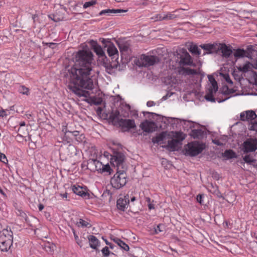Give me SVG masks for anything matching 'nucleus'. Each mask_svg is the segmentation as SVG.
Instances as JSON below:
<instances>
[{
	"label": "nucleus",
	"instance_id": "1",
	"mask_svg": "<svg viewBox=\"0 0 257 257\" xmlns=\"http://www.w3.org/2000/svg\"><path fill=\"white\" fill-rule=\"evenodd\" d=\"M76 66H73L69 70L70 77V86L73 87L74 92L79 96L87 97L89 92L80 89L79 87L84 88L88 90H92L94 87L92 77V61L93 55L91 51L84 49L78 51L75 56Z\"/></svg>",
	"mask_w": 257,
	"mask_h": 257
},
{
	"label": "nucleus",
	"instance_id": "2",
	"mask_svg": "<svg viewBox=\"0 0 257 257\" xmlns=\"http://www.w3.org/2000/svg\"><path fill=\"white\" fill-rule=\"evenodd\" d=\"M180 67H178V73L184 76L190 77L198 74L199 71L192 69L188 66H195L192 58L190 54L185 49L180 51Z\"/></svg>",
	"mask_w": 257,
	"mask_h": 257
},
{
	"label": "nucleus",
	"instance_id": "3",
	"mask_svg": "<svg viewBox=\"0 0 257 257\" xmlns=\"http://www.w3.org/2000/svg\"><path fill=\"white\" fill-rule=\"evenodd\" d=\"M13 243V233L10 228L7 227L0 232V250L7 252Z\"/></svg>",
	"mask_w": 257,
	"mask_h": 257
},
{
	"label": "nucleus",
	"instance_id": "4",
	"mask_svg": "<svg viewBox=\"0 0 257 257\" xmlns=\"http://www.w3.org/2000/svg\"><path fill=\"white\" fill-rule=\"evenodd\" d=\"M127 181V175L124 171L117 170L111 179L110 183L113 188L116 189L123 187Z\"/></svg>",
	"mask_w": 257,
	"mask_h": 257
},
{
	"label": "nucleus",
	"instance_id": "5",
	"mask_svg": "<svg viewBox=\"0 0 257 257\" xmlns=\"http://www.w3.org/2000/svg\"><path fill=\"white\" fill-rule=\"evenodd\" d=\"M205 148L203 144L197 141L188 143L185 147L186 154L190 156H195L201 153Z\"/></svg>",
	"mask_w": 257,
	"mask_h": 257
},
{
	"label": "nucleus",
	"instance_id": "6",
	"mask_svg": "<svg viewBox=\"0 0 257 257\" xmlns=\"http://www.w3.org/2000/svg\"><path fill=\"white\" fill-rule=\"evenodd\" d=\"M159 61L157 56L142 54L136 60V64L139 67L153 66Z\"/></svg>",
	"mask_w": 257,
	"mask_h": 257
},
{
	"label": "nucleus",
	"instance_id": "7",
	"mask_svg": "<svg viewBox=\"0 0 257 257\" xmlns=\"http://www.w3.org/2000/svg\"><path fill=\"white\" fill-rule=\"evenodd\" d=\"M208 79L210 85L208 88V92L205 96L207 100L210 101H215L214 94L218 90L217 83L212 76H208Z\"/></svg>",
	"mask_w": 257,
	"mask_h": 257
},
{
	"label": "nucleus",
	"instance_id": "8",
	"mask_svg": "<svg viewBox=\"0 0 257 257\" xmlns=\"http://www.w3.org/2000/svg\"><path fill=\"white\" fill-rule=\"evenodd\" d=\"M257 150V139L250 138L246 139L242 144V150L244 153L254 152Z\"/></svg>",
	"mask_w": 257,
	"mask_h": 257
},
{
	"label": "nucleus",
	"instance_id": "9",
	"mask_svg": "<svg viewBox=\"0 0 257 257\" xmlns=\"http://www.w3.org/2000/svg\"><path fill=\"white\" fill-rule=\"evenodd\" d=\"M71 189L73 192L83 198H89V194L87 192V188L86 187L80 186L78 185H73L71 186Z\"/></svg>",
	"mask_w": 257,
	"mask_h": 257
},
{
	"label": "nucleus",
	"instance_id": "10",
	"mask_svg": "<svg viewBox=\"0 0 257 257\" xmlns=\"http://www.w3.org/2000/svg\"><path fill=\"white\" fill-rule=\"evenodd\" d=\"M176 17V15L174 13L168 12V13H161L156 15L155 16L152 18V19L155 21H168L174 19Z\"/></svg>",
	"mask_w": 257,
	"mask_h": 257
},
{
	"label": "nucleus",
	"instance_id": "11",
	"mask_svg": "<svg viewBox=\"0 0 257 257\" xmlns=\"http://www.w3.org/2000/svg\"><path fill=\"white\" fill-rule=\"evenodd\" d=\"M123 161L124 156L120 153L115 154L110 159V163L117 168V170H118L120 167L122 168Z\"/></svg>",
	"mask_w": 257,
	"mask_h": 257
},
{
	"label": "nucleus",
	"instance_id": "12",
	"mask_svg": "<svg viewBox=\"0 0 257 257\" xmlns=\"http://www.w3.org/2000/svg\"><path fill=\"white\" fill-rule=\"evenodd\" d=\"M140 126L144 132L152 133L155 131L156 124L153 121L146 120L140 124Z\"/></svg>",
	"mask_w": 257,
	"mask_h": 257
},
{
	"label": "nucleus",
	"instance_id": "13",
	"mask_svg": "<svg viewBox=\"0 0 257 257\" xmlns=\"http://www.w3.org/2000/svg\"><path fill=\"white\" fill-rule=\"evenodd\" d=\"M130 203V193L128 192L123 197H120L117 200V207L121 210L126 208Z\"/></svg>",
	"mask_w": 257,
	"mask_h": 257
},
{
	"label": "nucleus",
	"instance_id": "14",
	"mask_svg": "<svg viewBox=\"0 0 257 257\" xmlns=\"http://www.w3.org/2000/svg\"><path fill=\"white\" fill-rule=\"evenodd\" d=\"M118 124L122 129L130 130L131 128H134L136 127L135 121L133 119H125L120 118V119L118 120Z\"/></svg>",
	"mask_w": 257,
	"mask_h": 257
},
{
	"label": "nucleus",
	"instance_id": "15",
	"mask_svg": "<svg viewBox=\"0 0 257 257\" xmlns=\"http://www.w3.org/2000/svg\"><path fill=\"white\" fill-rule=\"evenodd\" d=\"M257 115L253 110H247L240 114V119L242 121H250L254 119Z\"/></svg>",
	"mask_w": 257,
	"mask_h": 257
},
{
	"label": "nucleus",
	"instance_id": "16",
	"mask_svg": "<svg viewBox=\"0 0 257 257\" xmlns=\"http://www.w3.org/2000/svg\"><path fill=\"white\" fill-rule=\"evenodd\" d=\"M197 125L198 124L192 121L178 119V126L179 125V127H182L185 131H188Z\"/></svg>",
	"mask_w": 257,
	"mask_h": 257
},
{
	"label": "nucleus",
	"instance_id": "17",
	"mask_svg": "<svg viewBox=\"0 0 257 257\" xmlns=\"http://www.w3.org/2000/svg\"><path fill=\"white\" fill-rule=\"evenodd\" d=\"M217 50H220L223 56L225 57H228L232 53L231 49L224 44H219Z\"/></svg>",
	"mask_w": 257,
	"mask_h": 257
},
{
	"label": "nucleus",
	"instance_id": "18",
	"mask_svg": "<svg viewBox=\"0 0 257 257\" xmlns=\"http://www.w3.org/2000/svg\"><path fill=\"white\" fill-rule=\"evenodd\" d=\"M127 11V10L122 9H106L101 11L99 13V15L102 16L103 15H106L108 16H110L113 14H120L121 13H126Z\"/></svg>",
	"mask_w": 257,
	"mask_h": 257
},
{
	"label": "nucleus",
	"instance_id": "19",
	"mask_svg": "<svg viewBox=\"0 0 257 257\" xmlns=\"http://www.w3.org/2000/svg\"><path fill=\"white\" fill-rule=\"evenodd\" d=\"M168 136L167 132H162L156 137H154L152 139V142L154 144H161L162 142L163 143L166 141L168 138Z\"/></svg>",
	"mask_w": 257,
	"mask_h": 257
},
{
	"label": "nucleus",
	"instance_id": "20",
	"mask_svg": "<svg viewBox=\"0 0 257 257\" xmlns=\"http://www.w3.org/2000/svg\"><path fill=\"white\" fill-rule=\"evenodd\" d=\"M106 47H107V52L109 56L114 57V58H115V57H118V51L113 44L110 43V44L107 45Z\"/></svg>",
	"mask_w": 257,
	"mask_h": 257
},
{
	"label": "nucleus",
	"instance_id": "21",
	"mask_svg": "<svg viewBox=\"0 0 257 257\" xmlns=\"http://www.w3.org/2000/svg\"><path fill=\"white\" fill-rule=\"evenodd\" d=\"M89 245L93 249H96L99 245L100 241L97 237L94 235H91L88 236Z\"/></svg>",
	"mask_w": 257,
	"mask_h": 257
},
{
	"label": "nucleus",
	"instance_id": "22",
	"mask_svg": "<svg viewBox=\"0 0 257 257\" xmlns=\"http://www.w3.org/2000/svg\"><path fill=\"white\" fill-rule=\"evenodd\" d=\"M218 45L215 44H203L200 45V47L207 51V53H212L217 51Z\"/></svg>",
	"mask_w": 257,
	"mask_h": 257
},
{
	"label": "nucleus",
	"instance_id": "23",
	"mask_svg": "<svg viewBox=\"0 0 257 257\" xmlns=\"http://www.w3.org/2000/svg\"><path fill=\"white\" fill-rule=\"evenodd\" d=\"M112 240L116 243L122 249L125 251H128L130 249L129 246L126 244L123 241L117 237H113Z\"/></svg>",
	"mask_w": 257,
	"mask_h": 257
},
{
	"label": "nucleus",
	"instance_id": "24",
	"mask_svg": "<svg viewBox=\"0 0 257 257\" xmlns=\"http://www.w3.org/2000/svg\"><path fill=\"white\" fill-rule=\"evenodd\" d=\"M150 0H136L134 1V5L140 9H144L150 4Z\"/></svg>",
	"mask_w": 257,
	"mask_h": 257
},
{
	"label": "nucleus",
	"instance_id": "25",
	"mask_svg": "<svg viewBox=\"0 0 257 257\" xmlns=\"http://www.w3.org/2000/svg\"><path fill=\"white\" fill-rule=\"evenodd\" d=\"M92 47L94 52L100 58L105 56V53L101 46L96 43Z\"/></svg>",
	"mask_w": 257,
	"mask_h": 257
},
{
	"label": "nucleus",
	"instance_id": "26",
	"mask_svg": "<svg viewBox=\"0 0 257 257\" xmlns=\"http://www.w3.org/2000/svg\"><path fill=\"white\" fill-rule=\"evenodd\" d=\"M89 165L94 166L95 167L94 170L100 173L103 164L96 159H93L89 161Z\"/></svg>",
	"mask_w": 257,
	"mask_h": 257
},
{
	"label": "nucleus",
	"instance_id": "27",
	"mask_svg": "<svg viewBox=\"0 0 257 257\" xmlns=\"http://www.w3.org/2000/svg\"><path fill=\"white\" fill-rule=\"evenodd\" d=\"M237 68L239 71L246 73L252 69L253 68V65L249 62H247L243 65H240Z\"/></svg>",
	"mask_w": 257,
	"mask_h": 257
},
{
	"label": "nucleus",
	"instance_id": "28",
	"mask_svg": "<svg viewBox=\"0 0 257 257\" xmlns=\"http://www.w3.org/2000/svg\"><path fill=\"white\" fill-rule=\"evenodd\" d=\"M203 131L201 129L192 130L190 134L191 137L194 139H199L203 136Z\"/></svg>",
	"mask_w": 257,
	"mask_h": 257
},
{
	"label": "nucleus",
	"instance_id": "29",
	"mask_svg": "<svg viewBox=\"0 0 257 257\" xmlns=\"http://www.w3.org/2000/svg\"><path fill=\"white\" fill-rule=\"evenodd\" d=\"M76 225L79 227H89L91 224L88 220H83L79 219L76 223Z\"/></svg>",
	"mask_w": 257,
	"mask_h": 257
},
{
	"label": "nucleus",
	"instance_id": "30",
	"mask_svg": "<svg viewBox=\"0 0 257 257\" xmlns=\"http://www.w3.org/2000/svg\"><path fill=\"white\" fill-rule=\"evenodd\" d=\"M177 147V139L174 138L168 141V145L166 147L172 151H175Z\"/></svg>",
	"mask_w": 257,
	"mask_h": 257
},
{
	"label": "nucleus",
	"instance_id": "31",
	"mask_svg": "<svg viewBox=\"0 0 257 257\" xmlns=\"http://www.w3.org/2000/svg\"><path fill=\"white\" fill-rule=\"evenodd\" d=\"M189 51L192 54L199 55L200 54V51L198 49L197 45L191 44L188 47Z\"/></svg>",
	"mask_w": 257,
	"mask_h": 257
},
{
	"label": "nucleus",
	"instance_id": "32",
	"mask_svg": "<svg viewBox=\"0 0 257 257\" xmlns=\"http://www.w3.org/2000/svg\"><path fill=\"white\" fill-rule=\"evenodd\" d=\"M223 156L228 159L236 157L235 153L231 150H226L223 154Z\"/></svg>",
	"mask_w": 257,
	"mask_h": 257
},
{
	"label": "nucleus",
	"instance_id": "33",
	"mask_svg": "<svg viewBox=\"0 0 257 257\" xmlns=\"http://www.w3.org/2000/svg\"><path fill=\"white\" fill-rule=\"evenodd\" d=\"M119 112L117 110H116L110 115L109 119L113 122H117L118 124V120L120 119L119 118Z\"/></svg>",
	"mask_w": 257,
	"mask_h": 257
},
{
	"label": "nucleus",
	"instance_id": "34",
	"mask_svg": "<svg viewBox=\"0 0 257 257\" xmlns=\"http://www.w3.org/2000/svg\"><path fill=\"white\" fill-rule=\"evenodd\" d=\"M247 52L243 49H238L234 53V56L236 58L243 57L246 56Z\"/></svg>",
	"mask_w": 257,
	"mask_h": 257
},
{
	"label": "nucleus",
	"instance_id": "35",
	"mask_svg": "<svg viewBox=\"0 0 257 257\" xmlns=\"http://www.w3.org/2000/svg\"><path fill=\"white\" fill-rule=\"evenodd\" d=\"M208 190L210 192L216 195H218L219 194L217 186L216 185H213L212 184L210 185V186H208Z\"/></svg>",
	"mask_w": 257,
	"mask_h": 257
},
{
	"label": "nucleus",
	"instance_id": "36",
	"mask_svg": "<svg viewBox=\"0 0 257 257\" xmlns=\"http://www.w3.org/2000/svg\"><path fill=\"white\" fill-rule=\"evenodd\" d=\"M111 171L112 170L110 168L109 165L107 163L105 165H103L102 168L101 170L100 173H108L109 174H110Z\"/></svg>",
	"mask_w": 257,
	"mask_h": 257
},
{
	"label": "nucleus",
	"instance_id": "37",
	"mask_svg": "<svg viewBox=\"0 0 257 257\" xmlns=\"http://www.w3.org/2000/svg\"><path fill=\"white\" fill-rule=\"evenodd\" d=\"M244 161L249 164H251L255 162V160L253 158L252 156L248 155H245L243 158Z\"/></svg>",
	"mask_w": 257,
	"mask_h": 257
},
{
	"label": "nucleus",
	"instance_id": "38",
	"mask_svg": "<svg viewBox=\"0 0 257 257\" xmlns=\"http://www.w3.org/2000/svg\"><path fill=\"white\" fill-rule=\"evenodd\" d=\"M19 92L23 94L29 95V89L25 86H21L19 88Z\"/></svg>",
	"mask_w": 257,
	"mask_h": 257
},
{
	"label": "nucleus",
	"instance_id": "39",
	"mask_svg": "<svg viewBox=\"0 0 257 257\" xmlns=\"http://www.w3.org/2000/svg\"><path fill=\"white\" fill-rule=\"evenodd\" d=\"M212 142L217 146H223L225 144V140L222 139H215L212 140Z\"/></svg>",
	"mask_w": 257,
	"mask_h": 257
},
{
	"label": "nucleus",
	"instance_id": "40",
	"mask_svg": "<svg viewBox=\"0 0 257 257\" xmlns=\"http://www.w3.org/2000/svg\"><path fill=\"white\" fill-rule=\"evenodd\" d=\"M96 4V0H91V1L86 2L84 4L83 7L84 9H86L88 7L92 6Z\"/></svg>",
	"mask_w": 257,
	"mask_h": 257
},
{
	"label": "nucleus",
	"instance_id": "41",
	"mask_svg": "<svg viewBox=\"0 0 257 257\" xmlns=\"http://www.w3.org/2000/svg\"><path fill=\"white\" fill-rule=\"evenodd\" d=\"M251 77L249 78V81L254 84H257V74L255 72H251Z\"/></svg>",
	"mask_w": 257,
	"mask_h": 257
},
{
	"label": "nucleus",
	"instance_id": "42",
	"mask_svg": "<svg viewBox=\"0 0 257 257\" xmlns=\"http://www.w3.org/2000/svg\"><path fill=\"white\" fill-rule=\"evenodd\" d=\"M55 247V246L53 244H49L48 245H46L45 249L47 252H50V253H52L54 251Z\"/></svg>",
	"mask_w": 257,
	"mask_h": 257
},
{
	"label": "nucleus",
	"instance_id": "43",
	"mask_svg": "<svg viewBox=\"0 0 257 257\" xmlns=\"http://www.w3.org/2000/svg\"><path fill=\"white\" fill-rule=\"evenodd\" d=\"M101 251L104 256H108L110 252L107 246L103 247L101 250Z\"/></svg>",
	"mask_w": 257,
	"mask_h": 257
},
{
	"label": "nucleus",
	"instance_id": "44",
	"mask_svg": "<svg viewBox=\"0 0 257 257\" xmlns=\"http://www.w3.org/2000/svg\"><path fill=\"white\" fill-rule=\"evenodd\" d=\"M186 134L181 132H178V143L182 141L186 138Z\"/></svg>",
	"mask_w": 257,
	"mask_h": 257
},
{
	"label": "nucleus",
	"instance_id": "45",
	"mask_svg": "<svg viewBox=\"0 0 257 257\" xmlns=\"http://www.w3.org/2000/svg\"><path fill=\"white\" fill-rule=\"evenodd\" d=\"M73 234L77 243L81 247L82 246V241L79 239L78 236L76 234L75 231H73Z\"/></svg>",
	"mask_w": 257,
	"mask_h": 257
},
{
	"label": "nucleus",
	"instance_id": "46",
	"mask_svg": "<svg viewBox=\"0 0 257 257\" xmlns=\"http://www.w3.org/2000/svg\"><path fill=\"white\" fill-rule=\"evenodd\" d=\"M0 161L5 164H7L8 163V160L6 156L4 154L1 153H0Z\"/></svg>",
	"mask_w": 257,
	"mask_h": 257
},
{
	"label": "nucleus",
	"instance_id": "47",
	"mask_svg": "<svg viewBox=\"0 0 257 257\" xmlns=\"http://www.w3.org/2000/svg\"><path fill=\"white\" fill-rule=\"evenodd\" d=\"M249 130L257 132V120L251 123L249 126Z\"/></svg>",
	"mask_w": 257,
	"mask_h": 257
},
{
	"label": "nucleus",
	"instance_id": "48",
	"mask_svg": "<svg viewBox=\"0 0 257 257\" xmlns=\"http://www.w3.org/2000/svg\"><path fill=\"white\" fill-rule=\"evenodd\" d=\"M203 196L201 194H199L197 196L196 200L198 202H199L200 204H202L203 203Z\"/></svg>",
	"mask_w": 257,
	"mask_h": 257
},
{
	"label": "nucleus",
	"instance_id": "49",
	"mask_svg": "<svg viewBox=\"0 0 257 257\" xmlns=\"http://www.w3.org/2000/svg\"><path fill=\"white\" fill-rule=\"evenodd\" d=\"M226 90H228L227 87H223L222 88V95H226L227 94L231 93L232 92L230 90H229L227 92L226 91Z\"/></svg>",
	"mask_w": 257,
	"mask_h": 257
},
{
	"label": "nucleus",
	"instance_id": "50",
	"mask_svg": "<svg viewBox=\"0 0 257 257\" xmlns=\"http://www.w3.org/2000/svg\"><path fill=\"white\" fill-rule=\"evenodd\" d=\"M46 45H47L50 48L54 49L56 47L57 44L54 43H46Z\"/></svg>",
	"mask_w": 257,
	"mask_h": 257
},
{
	"label": "nucleus",
	"instance_id": "51",
	"mask_svg": "<svg viewBox=\"0 0 257 257\" xmlns=\"http://www.w3.org/2000/svg\"><path fill=\"white\" fill-rule=\"evenodd\" d=\"M136 200V197L133 195V192H132L131 194H130V201H131L132 202H133Z\"/></svg>",
	"mask_w": 257,
	"mask_h": 257
},
{
	"label": "nucleus",
	"instance_id": "52",
	"mask_svg": "<svg viewBox=\"0 0 257 257\" xmlns=\"http://www.w3.org/2000/svg\"><path fill=\"white\" fill-rule=\"evenodd\" d=\"M155 105V103L153 101H149L147 103V105L148 107H151L154 106Z\"/></svg>",
	"mask_w": 257,
	"mask_h": 257
},
{
	"label": "nucleus",
	"instance_id": "53",
	"mask_svg": "<svg viewBox=\"0 0 257 257\" xmlns=\"http://www.w3.org/2000/svg\"><path fill=\"white\" fill-rule=\"evenodd\" d=\"M153 202H152L150 203H149L148 204V208L150 210L154 209H155V205L153 203Z\"/></svg>",
	"mask_w": 257,
	"mask_h": 257
},
{
	"label": "nucleus",
	"instance_id": "54",
	"mask_svg": "<svg viewBox=\"0 0 257 257\" xmlns=\"http://www.w3.org/2000/svg\"><path fill=\"white\" fill-rule=\"evenodd\" d=\"M229 98V97H228V96H225L224 98H222V99H219V98H216V100L217 102L220 103V102H223V101L227 100Z\"/></svg>",
	"mask_w": 257,
	"mask_h": 257
},
{
	"label": "nucleus",
	"instance_id": "55",
	"mask_svg": "<svg viewBox=\"0 0 257 257\" xmlns=\"http://www.w3.org/2000/svg\"><path fill=\"white\" fill-rule=\"evenodd\" d=\"M161 224H159L157 226V228L155 229V232L156 233H158L159 232L162 231L160 229Z\"/></svg>",
	"mask_w": 257,
	"mask_h": 257
},
{
	"label": "nucleus",
	"instance_id": "56",
	"mask_svg": "<svg viewBox=\"0 0 257 257\" xmlns=\"http://www.w3.org/2000/svg\"><path fill=\"white\" fill-rule=\"evenodd\" d=\"M44 208V206L42 204H39L38 205V208L39 211H42Z\"/></svg>",
	"mask_w": 257,
	"mask_h": 257
},
{
	"label": "nucleus",
	"instance_id": "57",
	"mask_svg": "<svg viewBox=\"0 0 257 257\" xmlns=\"http://www.w3.org/2000/svg\"><path fill=\"white\" fill-rule=\"evenodd\" d=\"M6 111L4 110H0V116H4L6 115Z\"/></svg>",
	"mask_w": 257,
	"mask_h": 257
},
{
	"label": "nucleus",
	"instance_id": "58",
	"mask_svg": "<svg viewBox=\"0 0 257 257\" xmlns=\"http://www.w3.org/2000/svg\"><path fill=\"white\" fill-rule=\"evenodd\" d=\"M225 79H226V81L228 82V83H232V81L231 80L230 78L228 76H227L226 77H225Z\"/></svg>",
	"mask_w": 257,
	"mask_h": 257
},
{
	"label": "nucleus",
	"instance_id": "59",
	"mask_svg": "<svg viewBox=\"0 0 257 257\" xmlns=\"http://www.w3.org/2000/svg\"><path fill=\"white\" fill-rule=\"evenodd\" d=\"M61 196L63 198H65V199H67V193H65L64 194H61Z\"/></svg>",
	"mask_w": 257,
	"mask_h": 257
},
{
	"label": "nucleus",
	"instance_id": "60",
	"mask_svg": "<svg viewBox=\"0 0 257 257\" xmlns=\"http://www.w3.org/2000/svg\"><path fill=\"white\" fill-rule=\"evenodd\" d=\"M146 201L147 202L148 204L149 203H151L152 202H154V201H153H153H152V200H151V198H149V197H146Z\"/></svg>",
	"mask_w": 257,
	"mask_h": 257
},
{
	"label": "nucleus",
	"instance_id": "61",
	"mask_svg": "<svg viewBox=\"0 0 257 257\" xmlns=\"http://www.w3.org/2000/svg\"><path fill=\"white\" fill-rule=\"evenodd\" d=\"M0 193H1V194H2L3 196H6V194L5 193V192H4V191L2 190V189L0 187Z\"/></svg>",
	"mask_w": 257,
	"mask_h": 257
},
{
	"label": "nucleus",
	"instance_id": "62",
	"mask_svg": "<svg viewBox=\"0 0 257 257\" xmlns=\"http://www.w3.org/2000/svg\"><path fill=\"white\" fill-rule=\"evenodd\" d=\"M37 17H38V16H37V15H33V16H32V19H33V20H34V21H35V19H36V18H37Z\"/></svg>",
	"mask_w": 257,
	"mask_h": 257
},
{
	"label": "nucleus",
	"instance_id": "63",
	"mask_svg": "<svg viewBox=\"0 0 257 257\" xmlns=\"http://www.w3.org/2000/svg\"><path fill=\"white\" fill-rule=\"evenodd\" d=\"M25 122L24 121L21 122L20 123V126H25Z\"/></svg>",
	"mask_w": 257,
	"mask_h": 257
},
{
	"label": "nucleus",
	"instance_id": "64",
	"mask_svg": "<svg viewBox=\"0 0 257 257\" xmlns=\"http://www.w3.org/2000/svg\"><path fill=\"white\" fill-rule=\"evenodd\" d=\"M253 67L257 69V61L255 62L254 65L253 66Z\"/></svg>",
	"mask_w": 257,
	"mask_h": 257
}]
</instances>
